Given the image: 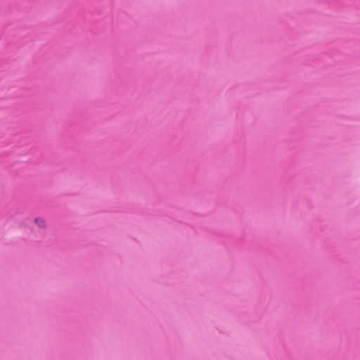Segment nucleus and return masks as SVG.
Listing matches in <instances>:
<instances>
[{"instance_id": "obj_1", "label": "nucleus", "mask_w": 360, "mask_h": 360, "mask_svg": "<svg viewBox=\"0 0 360 360\" xmlns=\"http://www.w3.org/2000/svg\"><path fill=\"white\" fill-rule=\"evenodd\" d=\"M35 223L39 226L40 228H45L46 227V221L44 219L37 217L34 220Z\"/></svg>"}]
</instances>
